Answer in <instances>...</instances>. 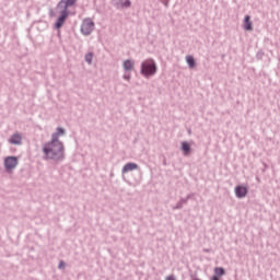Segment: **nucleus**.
<instances>
[{"label": "nucleus", "instance_id": "nucleus-1", "mask_svg": "<svg viewBox=\"0 0 280 280\" xmlns=\"http://www.w3.org/2000/svg\"><path fill=\"white\" fill-rule=\"evenodd\" d=\"M65 132V128L57 127L56 132L51 133V141L44 144L43 153L47 161H55V163L65 161V145L58 139Z\"/></svg>", "mask_w": 280, "mask_h": 280}, {"label": "nucleus", "instance_id": "nucleus-2", "mask_svg": "<svg viewBox=\"0 0 280 280\" xmlns=\"http://www.w3.org/2000/svg\"><path fill=\"white\" fill-rule=\"evenodd\" d=\"M158 71L159 67L156 66V61H154L152 58L142 61L140 65V73L143 75V78H152L156 75Z\"/></svg>", "mask_w": 280, "mask_h": 280}, {"label": "nucleus", "instance_id": "nucleus-3", "mask_svg": "<svg viewBox=\"0 0 280 280\" xmlns=\"http://www.w3.org/2000/svg\"><path fill=\"white\" fill-rule=\"evenodd\" d=\"M93 30H95V22H93L91 19H85L81 24V33L83 36H91Z\"/></svg>", "mask_w": 280, "mask_h": 280}, {"label": "nucleus", "instance_id": "nucleus-4", "mask_svg": "<svg viewBox=\"0 0 280 280\" xmlns=\"http://www.w3.org/2000/svg\"><path fill=\"white\" fill-rule=\"evenodd\" d=\"M69 19V11H60L59 16L57 18L54 27L55 30H60L65 25V21Z\"/></svg>", "mask_w": 280, "mask_h": 280}, {"label": "nucleus", "instance_id": "nucleus-5", "mask_svg": "<svg viewBox=\"0 0 280 280\" xmlns=\"http://www.w3.org/2000/svg\"><path fill=\"white\" fill-rule=\"evenodd\" d=\"M69 19V11H60L59 16L57 18L54 27L55 30H60L65 25V21Z\"/></svg>", "mask_w": 280, "mask_h": 280}, {"label": "nucleus", "instance_id": "nucleus-6", "mask_svg": "<svg viewBox=\"0 0 280 280\" xmlns=\"http://www.w3.org/2000/svg\"><path fill=\"white\" fill-rule=\"evenodd\" d=\"M19 165V158L11 155L4 159V167L7 172H11V170H14Z\"/></svg>", "mask_w": 280, "mask_h": 280}, {"label": "nucleus", "instance_id": "nucleus-7", "mask_svg": "<svg viewBox=\"0 0 280 280\" xmlns=\"http://www.w3.org/2000/svg\"><path fill=\"white\" fill-rule=\"evenodd\" d=\"M75 1L77 0H60L57 3V10L69 12V8H73V5H75Z\"/></svg>", "mask_w": 280, "mask_h": 280}, {"label": "nucleus", "instance_id": "nucleus-8", "mask_svg": "<svg viewBox=\"0 0 280 280\" xmlns=\"http://www.w3.org/2000/svg\"><path fill=\"white\" fill-rule=\"evenodd\" d=\"M112 3L117 8V10L128 9L132 5L130 0H112Z\"/></svg>", "mask_w": 280, "mask_h": 280}, {"label": "nucleus", "instance_id": "nucleus-9", "mask_svg": "<svg viewBox=\"0 0 280 280\" xmlns=\"http://www.w3.org/2000/svg\"><path fill=\"white\" fill-rule=\"evenodd\" d=\"M9 143H11V145H22L23 144V136L19 132H15L11 136V138L9 139Z\"/></svg>", "mask_w": 280, "mask_h": 280}, {"label": "nucleus", "instance_id": "nucleus-10", "mask_svg": "<svg viewBox=\"0 0 280 280\" xmlns=\"http://www.w3.org/2000/svg\"><path fill=\"white\" fill-rule=\"evenodd\" d=\"M246 194H248V188H246V186L238 185L235 187L236 198H246Z\"/></svg>", "mask_w": 280, "mask_h": 280}, {"label": "nucleus", "instance_id": "nucleus-11", "mask_svg": "<svg viewBox=\"0 0 280 280\" xmlns=\"http://www.w3.org/2000/svg\"><path fill=\"white\" fill-rule=\"evenodd\" d=\"M135 170H139V165L137 163L129 162L124 165L121 174H128V172H135Z\"/></svg>", "mask_w": 280, "mask_h": 280}, {"label": "nucleus", "instance_id": "nucleus-12", "mask_svg": "<svg viewBox=\"0 0 280 280\" xmlns=\"http://www.w3.org/2000/svg\"><path fill=\"white\" fill-rule=\"evenodd\" d=\"M243 30L245 32H250L253 31V22L250 21V15H246L243 21Z\"/></svg>", "mask_w": 280, "mask_h": 280}, {"label": "nucleus", "instance_id": "nucleus-13", "mask_svg": "<svg viewBox=\"0 0 280 280\" xmlns=\"http://www.w3.org/2000/svg\"><path fill=\"white\" fill-rule=\"evenodd\" d=\"M122 69H124V71H126V73H130V71H132L135 69V62H132V60H130V59H126L122 62Z\"/></svg>", "mask_w": 280, "mask_h": 280}, {"label": "nucleus", "instance_id": "nucleus-14", "mask_svg": "<svg viewBox=\"0 0 280 280\" xmlns=\"http://www.w3.org/2000/svg\"><path fill=\"white\" fill-rule=\"evenodd\" d=\"M180 150L187 156V154L191 153V145L189 144V142L183 141Z\"/></svg>", "mask_w": 280, "mask_h": 280}, {"label": "nucleus", "instance_id": "nucleus-15", "mask_svg": "<svg viewBox=\"0 0 280 280\" xmlns=\"http://www.w3.org/2000/svg\"><path fill=\"white\" fill-rule=\"evenodd\" d=\"M186 62H187L189 69H194V67H196V59H194V56H191V55H188L186 57Z\"/></svg>", "mask_w": 280, "mask_h": 280}, {"label": "nucleus", "instance_id": "nucleus-16", "mask_svg": "<svg viewBox=\"0 0 280 280\" xmlns=\"http://www.w3.org/2000/svg\"><path fill=\"white\" fill-rule=\"evenodd\" d=\"M213 272L217 277H224L226 275V270H224L222 267H215Z\"/></svg>", "mask_w": 280, "mask_h": 280}, {"label": "nucleus", "instance_id": "nucleus-17", "mask_svg": "<svg viewBox=\"0 0 280 280\" xmlns=\"http://www.w3.org/2000/svg\"><path fill=\"white\" fill-rule=\"evenodd\" d=\"M184 205H187V199L185 198H182L175 207H173L174 210H179V209H183V206Z\"/></svg>", "mask_w": 280, "mask_h": 280}, {"label": "nucleus", "instance_id": "nucleus-18", "mask_svg": "<svg viewBox=\"0 0 280 280\" xmlns=\"http://www.w3.org/2000/svg\"><path fill=\"white\" fill-rule=\"evenodd\" d=\"M85 62H88V65H91V62H93V52H88L85 55Z\"/></svg>", "mask_w": 280, "mask_h": 280}, {"label": "nucleus", "instance_id": "nucleus-19", "mask_svg": "<svg viewBox=\"0 0 280 280\" xmlns=\"http://www.w3.org/2000/svg\"><path fill=\"white\" fill-rule=\"evenodd\" d=\"M256 58H257V60H261V58H264V50H259V51L256 54Z\"/></svg>", "mask_w": 280, "mask_h": 280}, {"label": "nucleus", "instance_id": "nucleus-20", "mask_svg": "<svg viewBox=\"0 0 280 280\" xmlns=\"http://www.w3.org/2000/svg\"><path fill=\"white\" fill-rule=\"evenodd\" d=\"M191 198H194V195H187L186 198H184V200H187V202H189V200H191Z\"/></svg>", "mask_w": 280, "mask_h": 280}, {"label": "nucleus", "instance_id": "nucleus-21", "mask_svg": "<svg viewBox=\"0 0 280 280\" xmlns=\"http://www.w3.org/2000/svg\"><path fill=\"white\" fill-rule=\"evenodd\" d=\"M59 270L65 269V262L61 260L58 265Z\"/></svg>", "mask_w": 280, "mask_h": 280}, {"label": "nucleus", "instance_id": "nucleus-22", "mask_svg": "<svg viewBox=\"0 0 280 280\" xmlns=\"http://www.w3.org/2000/svg\"><path fill=\"white\" fill-rule=\"evenodd\" d=\"M124 80H127V81H130V73H126V74H124Z\"/></svg>", "mask_w": 280, "mask_h": 280}, {"label": "nucleus", "instance_id": "nucleus-23", "mask_svg": "<svg viewBox=\"0 0 280 280\" xmlns=\"http://www.w3.org/2000/svg\"><path fill=\"white\" fill-rule=\"evenodd\" d=\"M165 280H176V277H174V276H167V277L165 278Z\"/></svg>", "mask_w": 280, "mask_h": 280}, {"label": "nucleus", "instance_id": "nucleus-24", "mask_svg": "<svg viewBox=\"0 0 280 280\" xmlns=\"http://www.w3.org/2000/svg\"><path fill=\"white\" fill-rule=\"evenodd\" d=\"M210 280H220V276L213 275Z\"/></svg>", "mask_w": 280, "mask_h": 280}, {"label": "nucleus", "instance_id": "nucleus-25", "mask_svg": "<svg viewBox=\"0 0 280 280\" xmlns=\"http://www.w3.org/2000/svg\"><path fill=\"white\" fill-rule=\"evenodd\" d=\"M206 253H209V249H206Z\"/></svg>", "mask_w": 280, "mask_h": 280}]
</instances>
